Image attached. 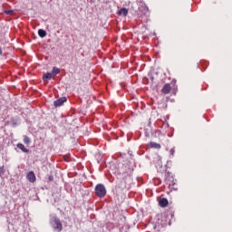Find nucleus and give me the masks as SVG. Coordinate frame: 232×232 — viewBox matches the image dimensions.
Instances as JSON below:
<instances>
[{
    "label": "nucleus",
    "instance_id": "39448f33",
    "mask_svg": "<svg viewBox=\"0 0 232 232\" xmlns=\"http://www.w3.org/2000/svg\"><path fill=\"white\" fill-rule=\"evenodd\" d=\"M27 179L29 180V182H35L36 180L35 173H34V171H30L27 174Z\"/></svg>",
    "mask_w": 232,
    "mask_h": 232
},
{
    "label": "nucleus",
    "instance_id": "423d86ee",
    "mask_svg": "<svg viewBox=\"0 0 232 232\" xmlns=\"http://www.w3.org/2000/svg\"><path fill=\"white\" fill-rule=\"evenodd\" d=\"M168 204H169V202L168 201L167 198H160V201H159V206L160 208H166V206H168Z\"/></svg>",
    "mask_w": 232,
    "mask_h": 232
},
{
    "label": "nucleus",
    "instance_id": "9b49d317",
    "mask_svg": "<svg viewBox=\"0 0 232 232\" xmlns=\"http://www.w3.org/2000/svg\"><path fill=\"white\" fill-rule=\"evenodd\" d=\"M44 81H50L52 79V72H46L43 75Z\"/></svg>",
    "mask_w": 232,
    "mask_h": 232
},
{
    "label": "nucleus",
    "instance_id": "f3484780",
    "mask_svg": "<svg viewBox=\"0 0 232 232\" xmlns=\"http://www.w3.org/2000/svg\"><path fill=\"white\" fill-rule=\"evenodd\" d=\"M169 155H170V157H175V148H172V149L169 150Z\"/></svg>",
    "mask_w": 232,
    "mask_h": 232
},
{
    "label": "nucleus",
    "instance_id": "0eeeda50",
    "mask_svg": "<svg viewBox=\"0 0 232 232\" xmlns=\"http://www.w3.org/2000/svg\"><path fill=\"white\" fill-rule=\"evenodd\" d=\"M139 10H140V12L146 14L148 12V6H146V4L140 3L139 5Z\"/></svg>",
    "mask_w": 232,
    "mask_h": 232
},
{
    "label": "nucleus",
    "instance_id": "6ab92c4d",
    "mask_svg": "<svg viewBox=\"0 0 232 232\" xmlns=\"http://www.w3.org/2000/svg\"><path fill=\"white\" fill-rule=\"evenodd\" d=\"M5 14H6L7 15H10V14H14V11H13V10H6V11H5Z\"/></svg>",
    "mask_w": 232,
    "mask_h": 232
},
{
    "label": "nucleus",
    "instance_id": "20e7f679",
    "mask_svg": "<svg viewBox=\"0 0 232 232\" xmlns=\"http://www.w3.org/2000/svg\"><path fill=\"white\" fill-rule=\"evenodd\" d=\"M171 92V85L169 83H166L163 88L161 89V92L164 93V95H168Z\"/></svg>",
    "mask_w": 232,
    "mask_h": 232
},
{
    "label": "nucleus",
    "instance_id": "4468645a",
    "mask_svg": "<svg viewBox=\"0 0 232 232\" xmlns=\"http://www.w3.org/2000/svg\"><path fill=\"white\" fill-rule=\"evenodd\" d=\"M53 73H54V75H58V73H61V69L53 67Z\"/></svg>",
    "mask_w": 232,
    "mask_h": 232
},
{
    "label": "nucleus",
    "instance_id": "6e6552de",
    "mask_svg": "<svg viewBox=\"0 0 232 232\" xmlns=\"http://www.w3.org/2000/svg\"><path fill=\"white\" fill-rule=\"evenodd\" d=\"M18 150H21V151H23L24 153H29V150L26 149V147H24V145L23 143H18L17 145Z\"/></svg>",
    "mask_w": 232,
    "mask_h": 232
},
{
    "label": "nucleus",
    "instance_id": "1a4fd4ad",
    "mask_svg": "<svg viewBox=\"0 0 232 232\" xmlns=\"http://www.w3.org/2000/svg\"><path fill=\"white\" fill-rule=\"evenodd\" d=\"M150 148H152L154 150H160V144H159L157 142L150 141Z\"/></svg>",
    "mask_w": 232,
    "mask_h": 232
},
{
    "label": "nucleus",
    "instance_id": "ddd939ff",
    "mask_svg": "<svg viewBox=\"0 0 232 232\" xmlns=\"http://www.w3.org/2000/svg\"><path fill=\"white\" fill-rule=\"evenodd\" d=\"M32 142V140L28 136H24V143L26 144L27 146Z\"/></svg>",
    "mask_w": 232,
    "mask_h": 232
},
{
    "label": "nucleus",
    "instance_id": "aec40b11",
    "mask_svg": "<svg viewBox=\"0 0 232 232\" xmlns=\"http://www.w3.org/2000/svg\"><path fill=\"white\" fill-rule=\"evenodd\" d=\"M0 55H3V50L0 47Z\"/></svg>",
    "mask_w": 232,
    "mask_h": 232
},
{
    "label": "nucleus",
    "instance_id": "f03ea898",
    "mask_svg": "<svg viewBox=\"0 0 232 232\" xmlns=\"http://www.w3.org/2000/svg\"><path fill=\"white\" fill-rule=\"evenodd\" d=\"M51 224L54 226L55 231L61 232L63 231V223H61V219L56 216H52L50 219Z\"/></svg>",
    "mask_w": 232,
    "mask_h": 232
},
{
    "label": "nucleus",
    "instance_id": "dca6fc26",
    "mask_svg": "<svg viewBox=\"0 0 232 232\" xmlns=\"http://www.w3.org/2000/svg\"><path fill=\"white\" fill-rule=\"evenodd\" d=\"M7 124H10L11 126H16L17 121L12 120L11 121H7Z\"/></svg>",
    "mask_w": 232,
    "mask_h": 232
},
{
    "label": "nucleus",
    "instance_id": "a211bd4d",
    "mask_svg": "<svg viewBox=\"0 0 232 232\" xmlns=\"http://www.w3.org/2000/svg\"><path fill=\"white\" fill-rule=\"evenodd\" d=\"M169 175H170L169 172H167L165 174V182H168L169 180Z\"/></svg>",
    "mask_w": 232,
    "mask_h": 232
},
{
    "label": "nucleus",
    "instance_id": "f257e3e1",
    "mask_svg": "<svg viewBox=\"0 0 232 232\" xmlns=\"http://www.w3.org/2000/svg\"><path fill=\"white\" fill-rule=\"evenodd\" d=\"M95 195L99 198H104L106 197V187L102 184H97L94 188Z\"/></svg>",
    "mask_w": 232,
    "mask_h": 232
},
{
    "label": "nucleus",
    "instance_id": "2eb2a0df",
    "mask_svg": "<svg viewBox=\"0 0 232 232\" xmlns=\"http://www.w3.org/2000/svg\"><path fill=\"white\" fill-rule=\"evenodd\" d=\"M5 175V166L0 167V177H3Z\"/></svg>",
    "mask_w": 232,
    "mask_h": 232
},
{
    "label": "nucleus",
    "instance_id": "9d476101",
    "mask_svg": "<svg viewBox=\"0 0 232 232\" xmlns=\"http://www.w3.org/2000/svg\"><path fill=\"white\" fill-rule=\"evenodd\" d=\"M119 15H123V17H126V15H128V9L126 8H121L119 12H118Z\"/></svg>",
    "mask_w": 232,
    "mask_h": 232
},
{
    "label": "nucleus",
    "instance_id": "7ed1b4c3",
    "mask_svg": "<svg viewBox=\"0 0 232 232\" xmlns=\"http://www.w3.org/2000/svg\"><path fill=\"white\" fill-rule=\"evenodd\" d=\"M66 102V97H62L56 101H54L53 104L55 108H59V106H63Z\"/></svg>",
    "mask_w": 232,
    "mask_h": 232
},
{
    "label": "nucleus",
    "instance_id": "f8f14e48",
    "mask_svg": "<svg viewBox=\"0 0 232 232\" xmlns=\"http://www.w3.org/2000/svg\"><path fill=\"white\" fill-rule=\"evenodd\" d=\"M38 35H39V37H42V38L46 37V31L40 29L38 31Z\"/></svg>",
    "mask_w": 232,
    "mask_h": 232
}]
</instances>
